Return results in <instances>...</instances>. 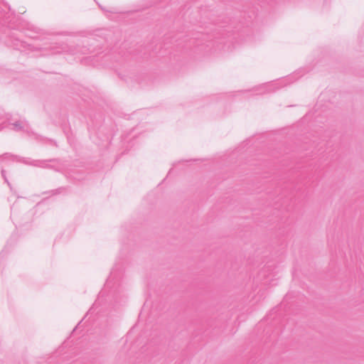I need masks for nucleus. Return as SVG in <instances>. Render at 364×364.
I'll return each mask as SVG.
<instances>
[{
  "label": "nucleus",
  "mask_w": 364,
  "mask_h": 364,
  "mask_svg": "<svg viewBox=\"0 0 364 364\" xmlns=\"http://www.w3.org/2000/svg\"><path fill=\"white\" fill-rule=\"evenodd\" d=\"M11 126H12V129H14L15 131L24 130V129H27V128H28L27 123L23 122H16L15 123L11 124Z\"/></svg>",
  "instance_id": "obj_1"
}]
</instances>
